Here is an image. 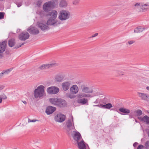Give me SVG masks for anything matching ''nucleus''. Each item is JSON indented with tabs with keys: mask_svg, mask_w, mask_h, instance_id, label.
Instances as JSON below:
<instances>
[{
	"mask_svg": "<svg viewBox=\"0 0 149 149\" xmlns=\"http://www.w3.org/2000/svg\"><path fill=\"white\" fill-rule=\"evenodd\" d=\"M138 95L141 99L147 101L149 100V96L147 94L138 92Z\"/></svg>",
	"mask_w": 149,
	"mask_h": 149,
	"instance_id": "nucleus-17",
	"label": "nucleus"
},
{
	"mask_svg": "<svg viewBox=\"0 0 149 149\" xmlns=\"http://www.w3.org/2000/svg\"><path fill=\"white\" fill-rule=\"evenodd\" d=\"M17 7H20L21 6V4L20 3H19V4H17Z\"/></svg>",
	"mask_w": 149,
	"mask_h": 149,
	"instance_id": "nucleus-51",
	"label": "nucleus"
},
{
	"mask_svg": "<svg viewBox=\"0 0 149 149\" xmlns=\"http://www.w3.org/2000/svg\"><path fill=\"white\" fill-rule=\"evenodd\" d=\"M4 87V86L3 85L0 86V91L2 90Z\"/></svg>",
	"mask_w": 149,
	"mask_h": 149,
	"instance_id": "nucleus-47",
	"label": "nucleus"
},
{
	"mask_svg": "<svg viewBox=\"0 0 149 149\" xmlns=\"http://www.w3.org/2000/svg\"><path fill=\"white\" fill-rule=\"evenodd\" d=\"M59 88L56 86H51L48 88L47 90V92L50 94H56L59 91Z\"/></svg>",
	"mask_w": 149,
	"mask_h": 149,
	"instance_id": "nucleus-6",
	"label": "nucleus"
},
{
	"mask_svg": "<svg viewBox=\"0 0 149 149\" xmlns=\"http://www.w3.org/2000/svg\"><path fill=\"white\" fill-rule=\"evenodd\" d=\"M146 89L149 91V86H147L146 87Z\"/></svg>",
	"mask_w": 149,
	"mask_h": 149,
	"instance_id": "nucleus-52",
	"label": "nucleus"
},
{
	"mask_svg": "<svg viewBox=\"0 0 149 149\" xmlns=\"http://www.w3.org/2000/svg\"><path fill=\"white\" fill-rule=\"evenodd\" d=\"M56 65V64L54 63L45 64L42 65L40 68L42 69H47L55 66Z\"/></svg>",
	"mask_w": 149,
	"mask_h": 149,
	"instance_id": "nucleus-24",
	"label": "nucleus"
},
{
	"mask_svg": "<svg viewBox=\"0 0 149 149\" xmlns=\"http://www.w3.org/2000/svg\"><path fill=\"white\" fill-rule=\"evenodd\" d=\"M135 121H136V122H137V121H136V120H135Z\"/></svg>",
	"mask_w": 149,
	"mask_h": 149,
	"instance_id": "nucleus-56",
	"label": "nucleus"
},
{
	"mask_svg": "<svg viewBox=\"0 0 149 149\" xmlns=\"http://www.w3.org/2000/svg\"><path fill=\"white\" fill-rule=\"evenodd\" d=\"M96 106H99L100 107H102L108 109H109L111 108L112 107V105L110 103H108L104 105L101 104H100L99 106L98 105H96Z\"/></svg>",
	"mask_w": 149,
	"mask_h": 149,
	"instance_id": "nucleus-28",
	"label": "nucleus"
},
{
	"mask_svg": "<svg viewBox=\"0 0 149 149\" xmlns=\"http://www.w3.org/2000/svg\"><path fill=\"white\" fill-rule=\"evenodd\" d=\"M134 8L139 10L140 11L146 12L149 10V3H138L134 5Z\"/></svg>",
	"mask_w": 149,
	"mask_h": 149,
	"instance_id": "nucleus-2",
	"label": "nucleus"
},
{
	"mask_svg": "<svg viewBox=\"0 0 149 149\" xmlns=\"http://www.w3.org/2000/svg\"><path fill=\"white\" fill-rule=\"evenodd\" d=\"M37 120H35V119L33 120H31L30 119H29L28 122L29 123L31 122H36Z\"/></svg>",
	"mask_w": 149,
	"mask_h": 149,
	"instance_id": "nucleus-45",
	"label": "nucleus"
},
{
	"mask_svg": "<svg viewBox=\"0 0 149 149\" xmlns=\"http://www.w3.org/2000/svg\"><path fill=\"white\" fill-rule=\"evenodd\" d=\"M78 147L80 149H86V145L84 142L83 140L77 143Z\"/></svg>",
	"mask_w": 149,
	"mask_h": 149,
	"instance_id": "nucleus-25",
	"label": "nucleus"
},
{
	"mask_svg": "<svg viewBox=\"0 0 149 149\" xmlns=\"http://www.w3.org/2000/svg\"><path fill=\"white\" fill-rule=\"evenodd\" d=\"M77 102L78 103L81 104L82 105L85 104H88V100L87 99L85 98H79L77 99Z\"/></svg>",
	"mask_w": 149,
	"mask_h": 149,
	"instance_id": "nucleus-23",
	"label": "nucleus"
},
{
	"mask_svg": "<svg viewBox=\"0 0 149 149\" xmlns=\"http://www.w3.org/2000/svg\"><path fill=\"white\" fill-rule=\"evenodd\" d=\"M65 77L64 73H61L57 75L55 78L57 82H61L64 79Z\"/></svg>",
	"mask_w": 149,
	"mask_h": 149,
	"instance_id": "nucleus-21",
	"label": "nucleus"
},
{
	"mask_svg": "<svg viewBox=\"0 0 149 149\" xmlns=\"http://www.w3.org/2000/svg\"><path fill=\"white\" fill-rule=\"evenodd\" d=\"M4 13L2 12H0V19H2L4 18Z\"/></svg>",
	"mask_w": 149,
	"mask_h": 149,
	"instance_id": "nucleus-36",
	"label": "nucleus"
},
{
	"mask_svg": "<svg viewBox=\"0 0 149 149\" xmlns=\"http://www.w3.org/2000/svg\"><path fill=\"white\" fill-rule=\"evenodd\" d=\"M138 145V143L137 142H135L133 144V146L134 147H136Z\"/></svg>",
	"mask_w": 149,
	"mask_h": 149,
	"instance_id": "nucleus-46",
	"label": "nucleus"
},
{
	"mask_svg": "<svg viewBox=\"0 0 149 149\" xmlns=\"http://www.w3.org/2000/svg\"><path fill=\"white\" fill-rule=\"evenodd\" d=\"M134 113L138 116H140L142 114L141 111L139 109H138L134 112Z\"/></svg>",
	"mask_w": 149,
	"mask_h": 149,
	"instance_id": "nucleus-35",
	"label": "nucleus"
},
{
	"mask_svg": "<svg viewBox=\"0 0 149 149\" xmlns=\"http://www.w3.org/2000/svg\"><path fill=\"white\" fill-rule=\"evenodd\" d=\"M71 84V81H68L64 82L62 84L63 89L64 91H66L68 90Z\"/></svg>",
	"mask_w": 149,
	"mask_h": 149,
	"instance_id": "nucleus-15",
	"label": "nucleus"
},
{
	"mask_svg": "<svg viewBox=\"0 0 149 149\" xmlns=\"http://www.w3.org/2000/svg\"><path fill=\"white\" fill-rule=\"evenodd\" d=\"M144 29V28L139 27L136 28L134 31V32L136 33H139L143 31Z\"/></svg>",
	"mask_w": 149,
	"mask_h": 149,
	"instance_id": "nucleus-33",
	"label": "nucleus"
},
{
	"mask_svg": "<svg viewBox=\"0 0 149 149\" xmlns=\"http://www.w3.org/2000/svg\"><path fill=\"white\" fill-rule=\"evenodd\" d=\"M58 4L60 8H65L68 6V3L66 0H60Z\"/></svg>",
	"mask_w": 149,
	"mask_h": 149,
	"instance_id": "nucleus-16",
	"label": "nucleus"
},
{
	"mask_svg": "<svg viewBox=\"0 0 149 149\" xmlns=\"http://www.w3.org/2000/svg\"><path fill=\"white\" fill-rule=\"evenodd\" d=\"M2 98L0 96V103H1L2 102Z\"/></svg>",
	"mask_w": 149,
	"mask_h": 149,
	"instance_id": "nucleus-49",
	"label": "nucleus"
},
{
	"mask_svg": "<svg viewBox=\"0 0 149 149\" xmlns=\"http://www.w3.org/2000/svg\"><path fill=\"white\" fill-rule=\"evenodd\" d=\"M22 102H23L24 104H27V102L25 101L22 100Z\"/></svg>",
	"mask_w": 149,
	"mask_h": 149,
	"instance_id": "nucleus-50",
	"label": "nucleus"
},
{
	"mask_svg": "<svg viewBox=\"0 0 149 149\" xmlns=\"http://www.w3.org/2000/svg\"><path fill=\"white\" fill-rule=\"evenodd\" d=\"M6 41H4L2 43H0V58L3 56V53L5 51L6 46Z\"/></svg>",
	"mask_w": 149,
	"mask_h": 149,
	"instance_id": "nucleus-9",
	"label": "nucleus"
},
{
	"mask_svg": "<svg viewBox=\"0 0 149 149\" xmlns=\"http://www.w3.org/2000/svg\"><path fill=\"white\" fill-rule=\"evenodd\" d=\"M77 96L79 98L89 97H91V95L84 93H79L77 95Z\"/></svg>",
	"mask_w": 149,
	"mask_h": 149,
	"instance_id": "nucleus-29",
	"label": "nucleus"
},
{
	"mask_svg": "<svg viewBox=\"0 0 149 149\" xmlns=\"http://www.w3.org/2000/svg\"><path fill=\"white\" fill-rule=\"evenodd\" d=\"M144 146L142 145L139 146L137 149H144Z\"/></svg>",
	"mask_w": 149,
	"mask_h": 149,
	"instance_id": "nucleus-40",
	"label": "nucleus"
},
{
	"mask_svg": "<svg viewBox=\"0 0 149 149\" xmlns=\"http://www.w3.org/2000/svg\"><path fill=\"white\" fill-rule=\"evenodd\" d=\"M56 109V107L49 106L47 108L45 112L47 115H49L52 113Z\"/></svg>",
	"mask_w": 149,
	"mask_h": 149,
	"instance_id": "nucleus-19",
	"label": "nucleus"
},
{
	"mask_svg": "<svg viewBox=\"0 0 149 149\" xmlns=\"http://www.w3.org/2000/svg\"><path fill=\"white\" fill-rule=\"evenodd\" d=\"M45 87L42 85L39 86L34 91V97L37 99L42 97L45 95Z\"/></svg>",
	"mask_w": 149,
	"mask_h": 149,
	"instance_id": "nucleus-4",
	"label": "nucleus"
},
{
	"mask_svg": "<svg viewBox=\"0 0 149 149\" xmlns=\"http://www.w3.org/2000/svg\"><path fill=\"white\" fill-rule=\"evenodd\" d=\"M48 15L50 16V18L56 19L58 12L56 10H53L51 12H48Z\"/></svg>",
	"mask_w": 149,
	"mask_h": 149,
	"instance_id": "nucleus-22",
	"label": "nucleus"
},
{
	"mask_svg": "<svg viewBox=\"0 0 149 149\" xmlns=\"http://www.w3.org/2000/svg\"><path fill=\"white\" fill-rule=\"evenodd\" d=\"M3 0H0V1H3Z\"/></svg>",
	"mask_w": 149,
	"mask_h": 149,
	"instance_id": "nucleus-55",
	"label": "nucleus"
},
{
	"mask_svg": "<svg viewBox=\"0 0 149 149\" xmlns=\"http://www.w3.org/2000/svg\"><path fill=\"white\" fill-rule=\"evenodd\" d=\"M138 118L141 121L146 122V123L149 125V117L148 116H145L143 118L140 117Z\"/></svg>",
	"mask_w": 149,
	"mask_h": 149,
	"instance_id": "nucleus-26",
	"label": "nucleus"
},
{
	"mask_svg": "<svg viewBox=\"0 0 149 149\" xmlns=\"http://www.w3.org/2000/svg\"><path fill=\"white\" fill-rule=\"evenodd\" d=\"M79 88L76 85H73L70 88V93L72 95L77 94L79 91Z\"/></svg>",
	"mask_w": 149,
	"mask_h": 149,
	"instance_id": "nucleus-14",
	"label": "nucleus"
},
{
	"mask_svg": "<svg viewBox=\"0 0 149 149\" xmlns=\"http://www.w3.org/2000/svg\"><path fill=\"white\" fill-rule=\"evenodd\" d=\"M15 44V40L14 39H11L9 40V46L12 47L14 46Z\"/></svg>",
	"mask_w": 149,
	"mask_h": 149,
	"instance_id": "nucleus-34",
	"label": "nucleus"
},
{
	"mask_svg": "<svg viewBox=\"0 0 149 149\" xmlns=\"http://www.w3.org/2000/svg\"><path fill=\"white\" fill-rule=\"evenodd\" d=\"M61 24L60 21L58 20L57 19L50 18L47 21V25L53 26L55 27L58 26Z\"/></svg>",
	"mask_w": 149,
	"mask_h": 149,
	"instance_id": "nucleus-5",
	"label": "nucleus"
},
{
	"mask_svg": "<svg viewBox=\"0 0 149 149\" xmlns=\"http://www.w3.org/2000/svg\"><path fill=\"white\" fill-rule=\"evenodd\" d=\"M119 111L120 112L125 114L129 113L130 112V110L129 109L123 107L120 108Z\"/></svg>",
	"mask_w": 149,
	"mask_h": 149,
	"instance_id": "nucleus-31",
	"label": "nucleus"
},
{
	"mask_svg": "<svg viewBox=\"0 0 149 149\" xmlns=\"http://www.w3.org/2000/svg\"><path fill=\"white\" fill-rule=\"evenodd\" d=\"M29 33L25 32L22 33L20 34L19 35V38L21 40H25L29 38Z\"/></svg>",
	"mask_w": 149,
	"mask_h": 149,
	"instance_id": "nucleus-10",
	"label": "nucleus"
},
{
	"mask_svg": "<svg viewBox=\"0 0 149 149\" xmlns=\"http://www.w3.org/2000/svg\"><path fill=\"white\" fill-rule=\"evenodd\" d=\"M27 31L30 33L34 35H36L39 33L38 29L34 27L30 26L27 29Z\"/></svg>",
	"mask_w": 149,
	"mask_h": 149,
	"instance_id": "nucleus-11",
	"label": "nucleus"
},
{
	"mask_svg": "<svg viewBox=\"0 0 149 149\" xmlns=\"http://www.w3.org/2000/svg\"><path fill=\"white\" fill-rule=\"evenodd\" d=\"M73 137L74 139L77 141V143L82 140L80 133L78 132H74Z\"/></svg>",
	"mask_w": 149,
	"mask_h": 149,
	"instance_id": "nucleus-13",
	"label": "nucleus"
},
{
	"mask_svg": "<svg viewBox=\"0 0 149 149\" xmlns=\"http://www.w3.org/2000/svg\"><path fill=\"white\" fill-rule=\"evenodd\" d=\"M124 74V73L123 72H120V75H123Z\"/></svg>",
	"mask_w": 149,
	"mask_h": 149,
	"instance_id": "nucleus-48",
	"label": "nucleus"
},
{
	"mask_svg": "<svg viewBox=\"0 0 149 149\" xmlns=\"http://www.w3.org/2000/svg\"><path fill=\"white\" fill-rule=\"evenodd\" d=\"M24 44H25V42L22 43V44H21L20 45H19V46H15V48H16V49L18 48H19L21 47L22 45H24Z\"/></svg>",
	"mask_w": 149,
	"mask_h": 149,
	"instance_id": "nucleus-43",
	"label": "nucleus"
},
{
	"mask_svg": "<svg viewBox=\"0 0 149 149\" xmlns=\"http://www.w3.org/2000/svg\"><path fill=\"white\" fill-rule=\"evenodd\" d=\"M20 29H17V32H19L20 31Z\"/></svg>",
	"mask_w": 149,
	"mask_h": 149,
	"instance_id": "nucleus-53",
	"label": "nucleus"
},
{
	"mask_svg": "<svg viewBox=\"0 0 149 149\" xmlns=\"http://www.w3.org/2000/svg\"><path fill=\"white\" fill-rule=\"evenodd\" d=\"M135 42V41H134V40H130V41H128V42L127 43L129 45H132V44H133Z\"/></svg>",
	"mask_w": 149,
	"mask_h": 149,
	"instance_id": "nucleus-39",
	"label": "nucleus"
},
{
	"mask_svg": "<svg viewBox=\"0 0 149 149\" xmlns=\"http://www.w3.org/2000/svg\"><path fill=\"white\" fill-rule=\"evenodd\" d=\"M2 98V99L5 100L7 98V97L5 94H3L2 95L0 96Z\"/></svg>",
	"mask_w": 149,
	"mask_h": 149,
	"instance_id": "nucleus-41",
	"label": "nucleus"
},
{
	"mask_svg": "<svg viewBox=\"0 0 149 149\" xmlns=\"http://www.w3.org/2000/svg\"><path fill=\"white\" fill-rule=\"evenodd\" d=\"M66 125L67 127L68 128H74L73 123V116H70V119L68 120L66 123Z\"/></svg>",
	"mask_w": 149,
	"mask_h": 149,
	"instance_id": "nucleus-18",
	"label": "nucleus"
},
{
	"mask_svg": "<svg viewBox=\"0 0 149 149\" xmlns=\"http://www.w3.org/2000/svg\"><path fill=\"white\" fill-rule=\"evenodd\" d=\"M58 100L57 106L60 107H64L66 106V102L65 100L59 98Z\"/></svg>",
	"mask_w": 149,
	"mask_h": 149,
	"instance_id": "nucleus-20",
	"label": "nucleus"
},
{
	"mask_svg": "<svg viewBox=\"0 0 149 149\" xmlns=\"http://www.w3.org/2000/svg\"><path fill=\"white\" fill-rule=\"evenodd\" d=\"M145 146L147 149H149V141L146 142L145 144Z\"/></svg>",
	"mask_w": 149,
	"mask_h": 149,
	"instance_id": "nucleus-38",
	"label": "nucleus"
},
{
	"mask_svg": "<svg viewBox=\"0 0 149 149\" xmlns=\"http://www.w3.org/2000/svg\"><path fill=\"white\" fill-rule=\"evenodd\" d=\"M148 136L149 137V130H148Z\"/></svg>",
	"mask_w": 149,
	"mask_h": 149,
	"instance_id": "nucleus-54",
	"label": "nucleus"
},
{
	"mask_svg": "<svg viewBox=\"0 0 149 149\" xmlns=\"http://www.w3.org/2000/svg\"><path fill=\"white\" fill-rule=\"evenodd\" d=\"M58 98H52L49 99V101L52 104H54L55 105H57L58 102Z\"/></svg>",
	"mask_w": 149,
	"mask_h": 149,
	"instance_id": "nucleus-30",
	"label": "nucleus"
},
{
	"mask_svg": "<svg viewBox=\"0 0 149 149\" xmlns=\"http://www.w3.org/2000/svg\"><path fill=\"white\" fill-rule=\"evenodd\" d=\"M59 0H51L45 3L42 6L43 10L40 11L39 14L41 17L47 15L45 13H48L52 9L57 8Z\"/></svg>",
	"mask_w": 149,
	"mask_h": 149,
	"instance_id": "nucleus-1",
	"label": "nucleus"
},
{
	"mask_svg": "<svg viewBox=\"0 0 149 149\" xmlns=\"http://www.w3.org/2000/svg\"><path fill=\"white\" fill-rule=\"evenodd\" d=\"M98 35V33H95V34H94V35H92L91 37H90V38H93L95 37V36H97V35Z\"/></svg>",
	"mask_w": 149,
	"mask_h": 149,
	"instance_id": "nucleus-44",
	"label": "nucleus"
},
{
	"mask_svg": "<svg viewBox=\"0 0 149 149\" xmlns=\"http://www.w3.org/2000/svg\"><path fill=\"white\" fill-rule=\"evenodd\" d=\"M68 97L70 99H73L75 97V96L74 95H72V94H69L68 95Z\"/></svg>",
	"mask_w": 149,
	"mask_h": 149,
	"instance_id": "nucleus-42",
	"label": "nucleus"
},
{
	"mask_svg": "<svg viewBox=\"0 0 149 149\" xmlns=\"http://www.w3.org/2000/svg\"><path fill=\"white\" fill-rule=\"evenodd\" d=\"M43 1L42 0H36L35 4L36 5V7H40L42 6Z\"/></svg>",
	"mask_w": 149,
	"mask_h": 149,
	"instance_id": "nucleus-32",
	"label": "nucleus"
},
{
	"mask_svg": "<svg viewBox=\"0 0 149 149\" xmlns=\"http://www.w3.org/2000/svg\"><path fill=\"white\" fill-rule=\"evenodd\" d=\"M80 88L83 93H93V90L91 88L86 86L85 84H82L80 86Z\"/></svg>",
	"mask_w": 149,
	"mask_h": 149,
	"instance_id": "nucleus-7",
	"label": "nucleus"
},
{
	"mask_svg": "<svg viewBox=\"0 0 149 149\" xmlns=\"http://www.w3.org/2000/svg\"><path fill=\"white\" fill-rule=\"evenodd\" d=\"M70 17V12L68 10L63 9L59 12L58 18L61 21H65L69 19Z\"/></svg>",
	"mask_w": 149,
	"mask_h": 149,
	"instance_id": "nucleus-3",
	"label": "nucleus"
},
{
	"mask_svg": "<svg viewBox=\"0 0 149 149\" xmlns=\"http://www.w3.org/2000/svg\"><path fill=\"white\" fill-rule=\"evenodd\" d=\"M79 0H74L72 2V4L74 5H76L79 3Z\"/></svg>",
	"mask_w": 149,
	"mask_h": 149,
	"instance_id": "nucleus-37",
	"label": "nucleus"
},
{
	"mask_svg": "<svg viewBox=\"0 0 149 149\" xmlns=\"http://www.w3.org/2000/svg\"><path fill=\"white\" fill-rule=\"evenodd\" d=\"M65 118V116L62 113H58L54 117L55 121L59 123L64 121Z\"/></svg>",
	"mask_w": 149,
	"mask_h": 149,
	"instance_id": "nucleus-8",
	"label": "nucleus"
},
{
	"mask_svg": "<svg viewBox=\"0 0 149 149\" xmlns=\"http://www.w3.org/2000/svg\"><path fill=\"white\" fill-rule=\"evenodd\" d=\"M13 68H10L9 69L5 70L0 74V78H1L3 75H6L8 74L12 70Z\"/></svg>",
	"mask_w": 149,
	"mask_h": 149,
	"instance_id": "nucleus-27",
	"label": "nucleus"
},
{
	"mask_svg": "<svg viewBox=\"0 0 149 149\" xmlns=\"http://www.w3.org/2000/svg\"><path fill=\"white\" fill-rule=\"evenodd\" d=\"M37 24L39 28L42 31H45L49 29V27L47 24L46 25L40 22H38Z\"/></svg>",
	"mask_w": 149,
	"mask_h": 149,
	"instance_id": "nucleus-12",
	"label": "nucleus"
}]
</instances>
